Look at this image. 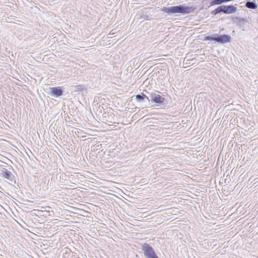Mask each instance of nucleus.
I'll use <instances>...</instances> for the list:
<instances>
[{"label":"nucleus","instance_id":"obj_1","mask_svg":"<svg viewBox=\"0 0 258 258\" xmlns=\"http://www.w3.org/2000/svg\"><path fill=\"white\" fill-rule=\"evenodd\" d=\"M196 9L194 6H186L185 5H179L175 6L163 7L161 11L167 14L168 15H172L176 13L183 15L193 13Z\"/></svg>","mask_w":258,"mask_h":258},{"label":"nucleus","instance_id":"obj_2","mask_svg":"<svg viewBox=\"0 0 258 258\" xmlns=\"http://www.w3.org/2000/svg\"><path fill=\"white\" fill-rule=\"evenodd\" d=\"M141 249L146 258H159L154 249L148 243L142 244Z\"/></svg>","mask_w":258,"mask_h":258},{"label":"nucleus","instance_id":"obj_3","mask_svg":"<svg viewBox=\"0 0 258 258\" xmlns=\"http://www.w3.org/2000/svg\"><path fill=\"white\" fill-rule=\"evenodd\" d=\"M150 100L155 103V104H159L161 105H163L164 106H165V105L166 104V99L159 95L158 93H153L150 94Z\"/></svg>","mask_w":258,"mask_h":258},{"label":"nucleus","instance_id":"obj_4","mask_svg":"<svg viewBox=\"0 0 258 258\" xmlns=\"http://www.w3.org/2000/svg\"><path fill=\"white\" fill-rule=\"evenodd\" d=\"M49 94L52 97H59L63 94L62 87L58 86L50 88Z\"/></svg>","mask_w":258,"mask_h":258},{"label":"nucleus","instance_id":"obj_5","mask_svg":"<svg viewBox=\"0 0 258 258\" xmlns=\"http://www.w3.org/2000/svg\"><path fill=\"white\" fill-rule=\"evenodd\" d=\"M1 174L3 177L11 181H13L15 177L14 175L9 170L5 168H2L0 169Z\"/></svg>","mask_w":258,"mask_h":258},{"label":"nucleus","instance_id":"obj_6","mask_svg":"<svg viewBox=\"0 0 258 258\" xmlns=\"http://www.w3.org/2000/svg\"><path fill=\"white\" fill-rule=\"evenodd\" d=\"M137 101L139 103L145 102L147 103L146 105H150V100L148 97L143 93L140 94H138L136 96Z\"/></svg>","mask_w":258,"mask_h":258},{"label":"nucleus","instance_id":"obj_7","mask_svg":"<svg viewBox=\"0 0 258 258\" xmlns=\"http://www.w3.org/2000/svg\"><path fill=\"white\" fill-rule=\"evenodd\" d=\"M218 43L225 44L230 42L231 37L228 34L219 35L218 34Z\"/></svg>","mask_w":258,"mask_h":258},{"label":"nucleus","instance_id":"obj_8","mask_svg":"<svg viewBox=\"0 0 258 258\" xmlns=\"http://www.w3.org/2000/svg\"><path fill=\"white\" fill-rule=\"evenodd\" d=\"M237 8L233 5H224V13L226 14H231L235 13Z\"/></svg>","mask_w":258,"mask_h":258},{"label":"nucleus","instance_id":"obj_9","mask_svg":"<svg viewBox=\"0 0 258 258\" xmlns=\"http://www.w3.org/2000/svg\"><path fill=\"white\" fill-rule=\"evenodd\" d=\"M245 6L249 9L254 10L257 9L258 5L254 0H252V1H247L245 3Z\"/></svg>","mask_w":258,"mask_h":258},{"label":"nucleus","instance_id":"obj_10","mask_svg":"<svg viewBox=\"0 0 258 258\" xmlns=\"http://www.w3.org/2000/svg\"><path fill=\"white\" fill-rule=\"evenodd\" d=\"M218 34H214L211 35L205 36L204 38V41H214L218 43Z\"/></svg>","mask_w":258,"mask_h":258},{"label":"nucleus","instance_id":"obj_11","mask_svg":"<svg viewBox=\"0 0 258 258\" xmlns=\"http://www.w3.org/2000/svg\"><path fill=\"white\" fill-rule=\"evenodd\" d=\"M221 13H224V5H221L217 7L215 10L211 12V14L216 15Z\"/></svg>","mask_w":258,"mask_h":258},{"label":"nucleus","instance_id":"obj_12","mask_svg":"<svg viewBox=\"0 0 258 258\" xmlns=\"http://www.w3.org/2000/svg\"><path fill=\"white\" fill-rule=\"evenodd\" d=\"M73 90L74 92H81L83 91L85 89V88L83 85H77L72 86Z\"/></svg>","mask_w":258,"mask_h":258},{"label":"nucleus","instance_id":"obj_13","mask_svg":"<svg viewBox=\"0 0 258 258\" xmlns=\"http://www.w3.org/2000/svg\"><path fill=\"white\" fill-rule=\"evenodd\" d=\"M247 23V20L246 18H240L238 24L240 27H244L245 25Z\"/></svg>","mask_w":258,"mask_h":258},{"label":"nucleus","instance_id":"obj_14","mask_svg":"<svg viewBox=\"0 0 258 258\" xmlns=\"http://www.w3.org/2000/svg\"><path fill=\"white\" fill-rule=\"evenodd\" d=\"M240 18V17H232V20L233 22L238 23Z\"/></svg>","mask_w":258,"mask_h":258}]
</instances>
